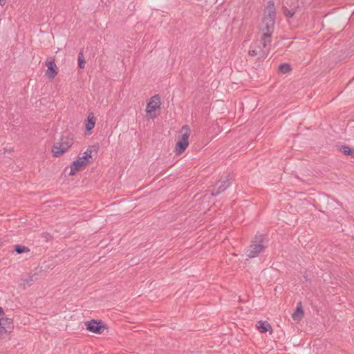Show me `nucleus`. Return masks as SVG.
I'll use <instances>...</instances> for the list:
<instances>
[{
  "mask_svg": "<svg viewBox=\"0 0 354 354\" xmlns=\"http://www.w3.org/2000/svg\"><path fill=\"white\" fill-rule=\"evenodd\" d=\"M276 16V11L274 4L272 1L268 2L264 16L262 19V29L267 31H271L274 25V18Z\"/></svg>",
  "mask_w": 354,
  "mask_h": 354,
  "instance_id": "obj_1",
  "label": "nucleus"
},
{
  "mask_svg": "<svg viewBox=\"0 0 354 354\" xmlns=\"http://www.w3.org/2000/svg\"><path fill=\"white\" fill-rule=\"evenodd\" d=\"M264 239L263 235H256L253 243L250 246L246 252V255L249 258H254L262 252L266 248L262 243Z\"/></svg>",
  "mask_w": 354,
  "mask_h": 354,
  "instance_id": "obj_2",
  "label": "nucleus"
},
{
  "mask_svg": "<svg viewBox=\"0 0 354 354\" xmlns=\"http://www.w3.org/2000/svg\"><path fill=\"white\" fill-rule=\"evenodd\" d=\"M84 325L87 330L95 334H102L104 330L108 328L107 325L100 319H92L86 322Z\"/></svg>",
  "mask_w": 354,
  "mask_h": 354,
  "instance_id": "obj_3",
  "label": "nucleus"
},
{
  "mask_svg": "<svg viewBox=\"0 0 354 354\" xmlns=\"http://www.w3.org/2000/svg\"><path fill=\"white\" fill-rule=\"evenodd\" d=\"M73 145V139L66 138V140L64 141L62 139L61 142H57L52 147V152L55 157L61 156L68 149H69Z\"/></svg>",
  "mask_w": 354,
  "mask_h": 354,
  "instance_id": "obj_4",
  "label": "nucleus"
},
{
  "mask_svg": "<svg viewBox=\"0 0 354 354\" xmlns=\"http://www.w3.org/2000/svg\"><path fill=\"white\" fill-rule=\"evenodd\" d=\"M14 328L13 320L8 317L0 318V338L4 335L10 333Z\"/></svg>",
  "mask_w": 354,
  "mask_h": 354,
  "instance_id": "obj_5",
  "label": "nucleus"
},
{
  "mask_svg": "<svg viewBox=\"0 0 354 354\" xmlns=\"http://www.w3.org/2000/svg\"><path fill=\"white\" fill-rule=\"evenodd\" d=\"M231 185L230 179L227 177H225L223 180L221 179L218 180L214 186L212 192L211 193L212 196H216L225 191Z\"/></svg>",
  "mask_w": 354,
  "mask_h": 354,
  "instance_id": "obj_6",
  "label": "nucleus"
},
{
  "mask_svg": "<svg viewBox=\"0 0 354 354\" xmlns=\"http://www.w3.org/2000/svg\"><path fill=\"white\" fill-rule=\"evenodd\" d=\"M46 66L48 68L46 75L49 79H53L57 75V67L55 64V58L53 57L48 58L46 61Z\"/></svg>",
  "mask_w": 354,
  "mask_h": 354,
  "instance_id": "obj_7",
  "label": "nucleus"
},
{
  "mask_svg": "<svg viewBox=\"0 0 354 354\" xmlns=\"http://www.w3.org/2000/svg\"><path fill=\"white\" fill-rule=\"evenodd\" d=\"M160 97L158 95H155L153 96L150 101L147 103V107H146V112L147 113H151L158 109H160Z\"/></svg>",
  "mask_w": 354,
  "mask_h": 354,
  "instance_id": "obj_8",
  "label": "nucleus"
},
{
  "mask_svg": "<svg viewBox=\"0 0 354 354\" xmlns=\"http://www.w3.org/2000/svg\"><path fill=\"white\" fill-rule=\"evenodd\" d=\"M88 163V161L83 160L82 159H77L73 162L71 166L70 175H74L76 172L80 171L83 167H85Z\"/></svg>",
  "mask_w": 354,
  "mask_h": 354,
  "instance_id": "obj_9",
  "label": "nucleus"
},
{
  "mask_svg": "<svg viewBox=\"0 0 354 354\" xmlns=\"http://www.w3.org/2000/svg\"><path fill=\"white\" fill-rule=\"evenodd\" d=\"M304 314L301 302H299L295 311L292 314V318L298 322L304 317Z\"/></svg>",
  "mask_w": 354,
  "mask_h": 354,
  "instance_id": "obj_10",
  "label": "nucleus"
},
{
  "mask_svg": "<svg viewBox=\"0 0 354 354\" xmlns=\"http://www.w3.org/2000/svg\"><path fill=\"white\" fill-rule=\"evenodd\" d=\"M259 49L258 50L257 61L261 62H263L266 58L268 55L269 54L270 47H265V46L263 47V46H259Z\"/></svg>",
  "mask_w": 354,
  "mask_h": 354,
  "instance_id": "obj_11",
  "label": "nucleus"
},
{
  "mask_svg": "<svg viewBox=\"0 0 354 354\" xmlns=\"http://www.w3.org/2000/svg\"><path fill=\"white\" fill-rule=\"evenodd\" d=\"M271 31L270 32H265L261 36V40L259 41V44L261 46H263V47H269L270 44V42H271V39H270V37H271Z\"/></svg>",
  "mask_w": 354,
  "mask_h": 354,
  "instance_id": "obj_12",
  "label": "nucleus"
},
{
  "mask_svg": "<svg viewBox=\"0 0 354 354\" xmlns=\"http://www.w3.org/2000/svg\"><path fill=\"white\" fill-rule=\"evenodd\" d=\"M95 118L94 117L93 113H91L88 114L87 119L86 120V123H85L86 130L87 131H89L91 129H93L95 127Z\"/></svg>",
  "mask_w": 354,
  "mask_h": 354,
  "instance_id": "obj_13",
  "label": "nucleus"
},
{
  "mask_svg": "<svg viewBox=\"0 0 354 354\" xmlns=\"http://www.w3.org/2000/svg\"><path fill=\"white\" fill-rule=\"evenodd\" d=\"M179 133L181 136L180 140L189 142L188 139L190 134V129L187 125L183 126L180 130Z\"/></svg>",
  "mask_w": 354,
  "mask_h": 354,
  "instance_id": "obj_14",
  "label": "nucleus"
},
{
  "mask_svg": "<svg viewBox=\"0 0 354 354\" xmlns=\"http://www.w3.org/2000/svg\"><path fill=\"white\" fill-rule=\"evenodd\" d=\"M189 145V142L178 140L176 144L175 151L176 153L179 155L183 153Z\"/></svg>",
  "mask_w": 354,
  "mask_h": 354,
  "instance_id": "obj_15",
  "label": "nucleus"
},
{
  "mask_svg": "<svg viewBox=\"0 0 354 354\" xmlns=\"http://www.w3.org/2000/svg\"><path fill=\"white\" fill-rule=\"evenodd\" d=\"M257 328L259 332L264 333L271 329L270 324L266 321H259L257 322Z\"/></svg>",
  "mask_w": 354,
  "mask_h": 354,
  "instance_id": "obj_16",
  "label": "nucleus"
},
{
  "mask_svg": "<svg viewBox=\"0 0 354 354\" xmlns=\"http://www.w3.org/2000/svg\"><path fill=\"white\" fill-rule=\"evenodd\" d=\"M22 282L20 283V285H23L24 287L26 285L30 286L32 284V283L35 281V275L32 276H28L26 279H21V280Z\"/></svg>",
  "mask_w": 354,
  "mask_h": 354,
  "instance_id": "obj_17",
  "label": "nucleus"
},
{
  "mask_svg": "<svg viewBox=\"0 0 354 354\" xmlns=\"http://www.w3.org/2000/svg\"><path fill=\"white\" fill-rule=\"evenodd\" d=\"M15 251L17 253V254H22V253H24V252H28L30 251V249L25 246V245H15Z\"/></svg>",
  "mask_w": 354,
  "mask_h": 354,
  "instance_id": "obj_18",
  "label": "nucleus"
},
{
  "mask_svg": "<svg viewBox=\"0 0 354 354\" xmlns=\"http://www.w3.org/2000/svg\"><path fill=\"white\" fill-rule=\"evenodd\" d=\"M77 62H78V67L80 68H84L85 67V59L84 57L83 52L82 50H80L78 53V57H77Z\"/></svg>",
  "mask_w": 354,
  "mask_h": 354,
  "instance_id": "obj_19",
  "label": "nucleus"
},
{
  "mask_svg": "<svg viewBox=\"0 0 354 354\" xmlns=\"http://www.w3.org/2000/svg\"><path fill=\"white\" fill-rule=\"evenodd\" d=\"M340 151L345 155L354 156V151L347 145H342Z\"/></svg>",
  "mask_w": 354,
  "mask_h": 354,
  "instance_id": "obj_20",
  "label": "nucleus"
},
{
  "mask_svg": "<svg viewBox=\"0 0 354 354\" xmlns=\"http://www.w3.org/2000/svg\"><path fill=\"white\" fill-rule=\"evenodd\" d=\"M92 156L93 154L91 153V151L86 149V151L84 152V155L82 156H79V158L88 161V159L89 158H92Z\"/></svg>",
  "mask_w": 354,
  "mask_h": 354,
  "instance_id": "obj_21",
  "label": "nucleus"
},
{
  "mask_svg": "<svg viewBox=\"0 0 354 354\" xmlns=\"http://www.w3.org/2000/svg\"><path fill=\"white\" fill-rule=\"evenodd\" d=\"M279 71L283 74L287 73H288V63H283V64H281L279 66Z\"/></svg>",
  "mask_w": 354,
  "mask_h": 354,
  "instance_id": "obj_22",
  "label": "nucleus"
},
{
  "mask_svg": "<svg viewBox=\"0 0 354 354\" xmlns=\"http://www.w3.org/2000/svg\"><path fill=\"white\" fill-rule=\"evenodd\" d=\"M87 150H90L91 151V153L93 154V152L97 153V151L98 150V147L97 146H95V145H92V146L88 147Z\"/></svg>",
  "mask_w": 354,
  "mask_h": 354,
  "instance_id": "obj_23",
  "label": "nucleus"
},
{
  "mask_svg": "<svg viewBox=\"0 0 354 354\" xmlns=\"http://www.w3.org/2000/svg\"><path fill=\"white\" fill-rule=\"evenodd\" d=\"M258 50L257 49L250 50L248 54L250 56H256L258 55Z\"/></svg>",
  "mask_w": 354,
  "mask_h": 354,
  "instance_id": "obj_24",
  "label": "nucleus"
},
{
  "mask_svg": "<svg viewBox=\"0 0 354 354\" xmlns=\"http://www.w3.org/2000/svg\"><path fill=\"white\" fill-rule=\"evenodd\" d=\"M283 14L284 15L288 17V8H286V7H283Z\"/></svg>",
  "mask_w": 354,
  "mask_h": 354,
  "instance_id": "obj_25",
  "label": "nucleus"
},
{
  "mask_svg": "<svg viewBox=\"0 0 354 354\" xmlns=\"http://www.w3.org/2000/svg\"><path fill=\"white\" fill-rule=\"evenodd\" d=\"M6 3V0H0V5L3 6Z\"/></svg>",
  "mask_w": 354,
  "mask_h": 354,
  "instance_id": "obj_26",
  "label": "nucleus"
},
{
  "mask_svg": "<svg viewBox=\"0 0 354 354\" xmlns=\"http://www.w3.org/2000/svg\"><path fill=\"white\" fill-rule=\"evenodd\" d=\"M4 315V310L3 309V308L0 307V315Z\"/></svg>",
  "mask_w": 354,
  "mask_h": 354,
  "instance_id": "obj_27",
  "label": "nucleus"
},
{
  "mask_svg": "<svg viewBox=\"0 0 354 354\" xmlns=\"http://www.w3.org/2000/svg\"><path fill=\"white\" fill-rule=\"evenodd\" d=\"M294 15V12H291L290 10H289V18L292 17Z\"/></svg>",
  "mask_w": 354,
  "mask_h": 354,
  "instance_id": "obj_28",
  "label": "nucleus"
},
{
  "mask_svg": "<svg viewBox=\"0 0 354 354\" xmlns=\"http://www.w3.org/2000/svg\"><path fill=\"white\" fill-rule=\"evenodd\" d=\"M285 214V212H280V213L279 214V216L282 217V216H283V214Z\"/></svg>",
  "mask_w": 354,
  "mask_h": 354,
  "instance_id": "obj_29",
  "label": "nucleus"
},
{
  "mask_svg": "<svg viewBox=\"0 0 354 354\" xmlns=\"http://www.w3.org/2000/svg\"><path fill=\"white\" fill-rule=\"evenodd\" d=\"M288 70H289V71H291V68H290V66H289Z\"/></svg>",
  "mask_w": 354,
  "mask_h": 354,
  "instance_id": "obj_30",
  "label": "nucleus"
}]
</instances>
